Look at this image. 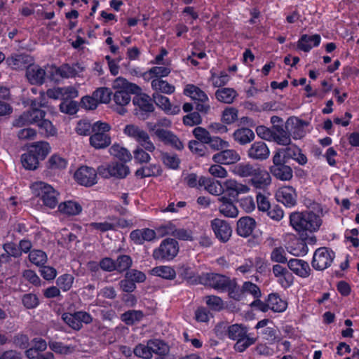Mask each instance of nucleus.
<instances>
[{
	"mask_svg": "<svg viewBox=\"0 0 359 359\" xmlns=\"http://www.w3.org/2000/svg\"><path fill=\"white\" fill-rule=\"evenodd\" d=\"M322 222L320 216L313 211L294 212L290 215V224L299 233L317 231Z\"/></svg>",
	"mask_w": 359,
	"mask_h": 359,
	"instance_id": "f257e3e1",
	"label": "nucleus"
},
{
	"mask_svg": "<svg viewBox=\"0 0 359 359\" xmlns=\"http://www.w3.org/2000/svg\"><path fill=\"white\" fill-rule=\"evenodd\" d=\"M113 87L116 89L113 100L118 106H126L131 100V94H137L142 90L137 85L128 82L123 77L116 78Z\"/></svg>",
	"mask_w": 359,
	"mask_h": 359,
	"instance_id": "f03ea898",
	"label": "nucleus"
},
{
	"mask_svg": "<svg viewBox=\"0 0 359 359\" xmlns=\"http://www.w3.org/2000/svg\"><path fill=\"white\" fill-rule=\"evenodd\" d=\"M111 126L105 122L97 121L94 123V132L89 138V142L95 149H102L111 144V137L107 133Z\"/></svg>",
	"mask_w": 359,
	"mask_h": 359,
	"instance_id": "7ed1b4c3",
	"label": "nucleus"
},
{
	"mask_svg": "<svg viewBox=\"0 0 359 359\" xmlns=\"http://www.w3.org/2000/svg\"><path fill=\"white\" fill-rule=\"evenodd\" d=\"M123 133L127 136L134 139L137 143V147H142L145 150L153 152L156 149L154 144L151 140L147 132L135 124L126 125L123 129Z\"/></svg>",
	"mask_w": 359,
	"mask_h": 359,
	"instance_id": "20e7f679",
	"label": "nucleus"
},
{
	"mask_svg": "<svg viewBox=\"0 0 359 359\" xmlns=\"http://www.w3.org/2000/svg\"><path fill=\"white\" fill-rule=\"evenodd\" d=\"M133 102L135 105V115L140 120H146L154 112L155 107L153 104V97H151L141 91L135 94Z\"/></svg>",
	"mask_w": 359,
	"mask_h": 359,
	"instance_id": "39448f33",
	"label": "nucleus"
},
{
	"mask_svg": "<svg viewBox=\"0 0 359 359\" xmlns=\"http://www.w3.org/2000/svg\"><path fill=\"white\" fill-rule=\"evenodd\" d=\"M32 189L46 206L54 208L57 205L59 193L50 185L36 182L33 184Z\"/></svg>",
	"mask_w": 359,
	"mask_h": 359,
	"instance_id": "423d86ee",
	"label": "nucleus"
},
{
	"mask_svg": "<svg viewBox=\"0 0 359 359\" xmlns=\"http://www.w3.org/2000/svg\"><path fill=\"white\" fill-rule=\"evenodd\" d=\"M46 112L42 109H28L13 120L12 126L15 128H22L29 125L38 126L45 119Z\"/></svg>",
	"mask_w": 359,
	"mask_h": 359,
	"instance_id": "0eeeda50",
	"label": "nucleus"
},
{
	"mask_svg": "<svg viewBox=\"0 0 359 359\" xmlns=\"http://www.w3.org/2000/svg\"><path fill=\"white\" fill-rule=\"evenodd\" d=\"M179 252L178 242L174 238L164 239L160 246L153 252L155 259L171 260L176 257Z\"/></svg>",
	"mask_w": 359,
	"mask_h": 359,
	"instance_id": "6e6552de",
	"label": "nucleus"
},
{
	"mask_svg": "<svg viewBox=\"0 0 359 359\" xmlns=\"http://www.w3.org/2000/svg\"><path fill=\"white\" fill-rule=\"evenodd\" d=\"M334 258V252L327 248L317 249L313 255L312 266L319 271L329 267Z\"/></svg>",
	"mask_w": 359,
	"mask_h": 359,
	"instance_id": "1a4fd4ad",
	"label": "nucleus"
},
{
	"mask_svg": "<svg viewBox=\"0 0 359 359\" xmlns=\"http://www.w3.org/2000/svg\"><path fill=\"white\" fill-rule=\"evenodd\" d=\"M62 319L75 330H81L83 323L89 324L93 321L91 316L86 311H77L74 313H65L62 316Z\"/></svg>",
	"mask_w": 359,
	"mask_h": 359,
	"instance_id": "9d476101",
	"label": "nucleus"
},
{
	"mask_svg": "<svg viewBox=\"0 0 359 359\" xmlns=\"http://www.w3.org/2000/svg\"><path fill=\"white\" fill-rule=\"evenodd\" d=\"M74 178L82 186L92 187L97 183V172L93 168L81 166L75 172Z\"/></svg>",
	"mask_w": 359,
	"mask_h": 359,
	"instance_id": "9b49d317",
	"label": "nucleus"
},
{
	"mask_svg": "<svg viewBox=\"0 0 359 359\" xmlns=\"http://www.w3.org/2000/svg\"><path fill=\"white\" fill-rule=\"evenodd\" d=\"M211 228L217 238L221 242H227L232 233L230 224L225 220L216 218L211 221Z\"/></svg>",
	"mask_w": 359,
	"mask_h": 359,
	"instance_id": "f8f14e48",
	"label": "nucleus"
},
{
	"mask_svg": "<svg viewBox=\"0 0 359 359\" xmlns=\"http://www.w3.org/2000/svg\"><path fill=\"white\" fill-rule=\"evenodd\" d=\"M231 280L229 277L219 273H207L203 278L205 285L222 291L226 290Z\"/></svg>",
	"mask_w": 359,
	"mask_h": 359,
	"instance_id": "ddd939ff",
	"label": "nucleus"
},
{
	"mask_svg": "<svg viewBox=\"0 0 359 359\" xmlns=\"http://www.w3.org/2000/svg\"><path fill=\"white\" fill-rule=\"evenodd\" d=\"M270 150L266 144L262 141H258L251 144L248 151V156L255 161H262L269 158Z\"/></svg>",
	"mask_w": 359,
	"mask_h": 359,
	"instance_id": "4468645a",
	"label": "nucleus"
},
{
	"mask_svg": "<svg viewBox=\"0 0 359 359\" xmlns=\"http://www.w3.org/2000/svg\"><path fill=\"white\" fill-rule=\"evenodd\" d=\"M241 159L239 154L234 149H224L212 156L216 163L230 165L237 163Z\"/></svg>",
	"mask_w": 359,
	"mask_h": 359,
	"instance_id": "2eb2a0df",
	"label": "nucleus"
},
{
	"mask_svg": "<svg viewBox=\"0 0 359 359\" xmlns=\"http://www.w3.org/2000/svg\"><path fill=\"white\" fill-rule=\"evenodd\" d=\"M250 189L248 186L238 183L234 180H227L224 183L222 191L229 198H236L240 194L248 193Z\"/></svg>",
	"mask_w": 359,
	"mask_h": 359,
	"instance_id": "dca6fc26",
	"label": "nucleus"
},
{
	"mask_svg": "<svg viewBox=\"0 0 359 359\" xmlns=\"http://www.w3.org/2000/svg\"><path fill=\"white\" fill-rule=\"evenodd\" d=\"M297 193L295 189L290 186L281 187L276 194L277 200L286 207H293L297 203Z\"/></svg>",
	"mask_w": 359,
	"mask_h": 359,
	"instance_id": "f3484780",
	"label": "nucleus"
},
{
	"mask_svg": "<svg viewBox=\"0 0 359 359\" xmlns=\"http://www.w3.org/2000/svg\"><path fill=\"white\" fill-rule=\"evenodd\" d=\"M154 134L165 144H170L177 150H182L184 149L182 142L171 131L161 128L156 130Z\"/></svg>",
	"mask_w": 359,
	"mask_h": 359,
	"instance_id": "a211bd4d",
	"label": "nucleus"
},
{
	"mask_svg": "<svg viewBox=\"0 0 359 359\" xmlns=\"http://www.w3.org/2000/svg\"><path fill=\"white\" fill-rule=\"evenodd\" d=\"M46 71L36 65H29L26 69V77L33 85H42L45 81Z\"/></svg>",
	"mask_w": 359,
	"mask_h": 359,
	"instance_id": "6ab92c4d",
	"label": "nucleus"
},
{
	"mask_svg": "<svg viewBox=\"0 0 359 359\" xmlns=\"http://www.w3.org/2000/svg\"><path fill=\"white\" fill-rule=\"evenodd\" d=\"M306 123L296 117H290L287 119L285 128L290 130V136L294 139H300L305 135L304 126Z\"/></svg>",
	"mask_w": 359,
	"mask_h": 359,
	"instance_id": "aec40b11",
	"label": "nucleus"
},
{
	"mask_svg": "<svg viewBox=\"0 0 359 359\" xmlns=\"http://www.w3.org/2000/svg\"><path fill=\"white\" fill-rule=\"evenodd\" d=\"M271 182V178L270 174L265 170L261 169L259 167L255 172L249 183L252 184L255 188L264 189L269 186Z\"/></svg>",
	"mask_w": 359,
	"mask_h": 359,
	"instance_id": "412c9836",
	"label": "nucleus"
},
{
	"mask_svg": "<svg viewBox=\"0 0 359 359\" xmlns=\"http://www.w3.org/2000/svg\"><path fill=\"white\" fill-rule=\"evenodd\" d=\"M218 201L220 203L219 211L224 217L235 218L238 215V210L231 198L222 196L218 198Z\"/></svg>",
	"mask_w": 359,
	"mask_h": 359,
	"instance_id": "4be33fe9",
	"label": "nucleus"
},
{
	"mask_svg": "<svg viewBox=\"0 0 359 359\" xmlns=\"http://www.w3.org/2000/svg\"><path fill=\"white\" fill-rule=\"evenodd\" d=\"M256 226L255 220L248 216L243 217L237 222V233L242 237L250 236Z\"/></svg>",
	"mask_w": 359,
	"mask_h": 359,
	"instance_id": "5701e85b",
	"label": "nucleus"
},
{
	"mask_svg": "<svg viewBox=\"0 0 359 359\" xmlns=\"http://www.w3.org/2000/svg\"><path fill=\"white\" fill-rule=\"evenodd\" d=\"M272 138L278 144L288 146L291 143L290 130H287L283 126L275 125L273 126Z\"/></svg>",
	"mask_w": 359,
	"mask_h": 359,
	"instance_id": "b1692460",
	"label": "nucleus"
},
{
	"mask_svg": "<svg viewBox=\"0 0 359 359\" xmlns=\"http://www.w3.org/2000/svg\"><path fill=\"white\" fill-rule=\"evenodd\" d=\"M287 265L289 269L297 275L306 278L309 276L311 269L309 264L302 259H291L288 261Z\"/></svg>",
	"mask_w": 359,
	"mask_h": 359,
	"instance_id": "393cba45",
	"label": "nucleus"
},
{
	"mask_svg": "<svg viewBox=\"0 0 359 359\" xmlns=\"http://www.w3.org/2000/svg\"><path fill=\"white\" fill-rule=\"evenodd\" d=\"M152 97L155 104L165 112L176 114L180 111V107L177 106L172 107L169 99L162 94L154 93Z\"/></svg>",
	"mask_w": 359,
	"mask_h": 359,
	"instance_id": "a878e982",
	"label": "nucleus"
},
{
	"mask_svg": "<svg viewBox=\"0 0 359 359\" xmlns=\"http://www.w3.org/2000/svg\"><path fill=\"white\" fill-rule=\"evenodd\" d=\"M320 42V36L319 34L312 36L303 34L298 41L297 47L304 52H309L313 46H318Z\"/></svg>",
	"mask_w": 359,
	"mask_h": 359,
	"instance_id": "bb28decb",
	"label": "nucleus"
},
{
	"mask_svg": "<svg viewBox=\"0 0 359 359\" xmlns=\"http://www.w3.org/2000/svg\"><path fill=\"white\" fill-rule=\"evenodd\" d=\"M233 137L240 144L245 145L255 139V133L248 128H241L234 131Z\"/></svg>",
	"mask_w": 359,
	"mask_h": 359,
	"instance_id": "cd10ccee",
	"label": "nucleus"
},
{
	"mask_svg": "<svg viewBox=\"0 0 359 359\" xmlns=\"http://www.w3.org/2000/svg\"><path fill=\"white\" fill-rule=\"evenodd\" d=\"M269 170L274 177L281 181H289L293 177L291 167L286 164L276 168H269Z\"/></svg>",
	"mask_w": 359,
	"mask_h": 359,
	"instance_id": "c85d7f7f",
	"label": "nucleus"
},
{
	"mask_svg": "<svg viewBox=\"0 0 359 359\" xmlns=\"http://www.w3.org/2000/svg\"><path fill=\"white\" fill-rule=\"evenodd\" d=\"M162 174V169L158 164L142 166L135 172V176L140 178L156 177Z\"/></svg>",
	"mask_w": 359,
	"mask_h": 359,
	"instance_id": "c756f323",
	"label": "nucleus"
},
{
	"mask_svg": "<svg viewBox=\"0 0 359 359\" xmlns=\"http://www.w3.org/2000/svg\"><path fill=\"white\" fill-rule=\"evenodd\" d=\"M238 96L237 92L231 88H223L215 92L217 100L226 104H231Z\"/></svg>",
	"mask_w": 359,
	"mask_h": 359,
	"instance_id": "7c9ffc66",
	"label": "nucleus"
},
{
	"mask_svg": "<svg viewBox=\"0 0 359 359\" xmlns=\"http://www.w3.org/2000/svg\"><path fill=\"white\" fill-rule=\"evenodd\" d=\"M198 187H204L205 189L213 195H219L222 192V186L218 181L212 182L211 179L201 177L198 180Z\"/></svg>",
	"mask_w": 359,
	"mask_h": 359,
	"instance_id": "2f4dec72",
	"label": "nucleus"
},
{
	"mask_svg": "<svg viewBox=\"0 0 359 359\" xmlns=\"http://www.w3.org/2000/svg\"><path fill=\"white\" fill-rule=\"evenodd\" d=\"M151 88L155 90V93L160 94H172L175 90L173 85L168 83L161 78H156L151 81Z\"/></svg>",
	"mask_w": 359,
	"mask_h": 359,
	"instance_id": "473e14b6",
	"label": "nucleus"
},
{
	"mask_svg": "<svg viewBox=\"0 0 359 359\" xmlns=\"http://www.w3.org/2000/svg\"><path fill=\"white\" fill-rule=\"evenodd\" d=\"M30 151L40 160H43L50 151V147L47 142H37L30 147Z\"/></svg>",
	"mask_w": 359,
	"mask_h": 359,
	"instance_id": "72a5a7b5",
	"label": "nucleus"
},
{
	"mask_svg": "<svg viewBox=\"0 0 359 359\" xmlns=\"http://www.w3.org/2000/svg\"><path fill=\"white\" fill-rule=\"evenodd\" d=\"M267 301L269 309L275 312H283L287 308V302L281 299L277 294H270Z\"/></svg>",
	"mask_w": 359,
	"mask_h": 359,
	"instance_id": "f704fd0d",
	"label": "nucleus"
},
{
	"mask_svg": "<svg viewBox=\"0 0 359 359\" xmlns=\"http://www.w3.org/2000/svg\"><path fill=\"white\" fill-rule=\"evenodd\" d=\"M185 95L190 96L193 100L201 102H205L208 100V95L201 89L194 85H187L184 88Z\"/></svg>",
	"mask_w": 359,
	"mask_h": 359,
	"instance_id": "c9c22d12",
	"label": "nucleus"
},
{
	"mask_svg": "<svg viewBox=\"0 0 359 359\" xmlns=\"http://www.w3.org/2000/svg\"><path fill=\"white\" fill-rule=\"evenodd\" d=\"M59 210L68 215H77L82 211L81 205L75 201H69L59 205Z\"/></svg>",
	"mask_w": 359,
	"mask_h": 359,
	"instance_id": "e433bc0d",
	"label": "nucleus"
},
{
	"mask_svg": "<svg viewBox=\"0 0 359 359\" xmlns=\"http://www.w3.org/2000/svg\"><path fill=\"white\" fill-rule=\"evenodd\" d=\"M248 334L247 327L242 324H233L228 326L227 335L232 340H238L241 337H244Z\"/></svg>",
	"mask_w": 359,
	"mask_h": 359,
	"instance_id": "4c0bfd02",
	"label": "nucleus"
},
{
	"mask_svg": "<svg viewBox=\"0 0 359 359\" xmlns=\"http://www.w3.org/2000/svg\"><path fill=\"white\" fill-rule=\"evenodd\" d=\"M22 166L27 170H35L39 164V159L29 149V151L21 156Z\"/></svg>",
	"mask_w": 359,
	"mask_h": 359,
	"instance_id": "58836bf2",
	"label": "nucleus"
},
{
	"mask_svg": "<svg viewBox=\"0 0 359 359\" xmlns=\"http://www.w3.org/2000/svg\"><path fill=\"white\" fill-rule=\"evenodd\" d=\"M144 317L142 311L137 310H130L123 313L121 319L128 325H133L140 322Z\"/></svg>",
	"mask_w": 359,
	"mask_h": 359,
	"instance_id": "ea45409f",
	"label": "nucleus"
},
{
	"mask_svg": "<svg viewBox=\"0 0 359 359\" xmlns=\"http://www.w3.org/2000/svg\"><path fill=\"white\" fill-rule=\"evenodd\" d=\"M151 355L153 353L159 355H165L169 353L170 348L168 344L160 339L149 340Z\"/></svg>",
	"mask_w": 359,
	"mask_h": 359,
	"instance_id": "a19ab883",
	"label": "nucleus"
},
{
	"mask_svg": "<svg viewBox=\"0 0 359 359\" xmlns=\"http://www.w3.org/2000/svg\"><path fill=\"white\" fill-rule=\"evenodd\" d=\"M257 168L250 163H239L234 167L233 172L241 177H252Z\"/></svg>",
	"mask_w": 359,
	"mask_h": 359,
	"instance_id": "79ce46f5",
	"label": "nucleus"
},
{
	"mask_svg": "<svg viewBox=\"0 0 359 359\" xmlns=\"http://www.w3.org/2000/svg\"><path fill=\"white\" fill-rule=\"evenodd\" d=\"M257 341V338L250 337L248 334L244 337H241L236 340L233 346L236 351L242 353L245 351L250 346L253 345Z\"/></svg>",
	"mask_w": 359,
	"mask_h": 359,
	"instance_id": "37998d69",
	"label": "nucleus"
},
{
	"mask_svg": "<svg viewBox=\"0 0 359 359\" xmlns=\"http://www.w3.org/2000/svg\"><path fill=\"white\" fill-rule=\"evenodd\" d=\"M151 272L153 275L169 280L175 278L176 275L175 270L172 267L168 266L154 267L151 270Z\"/></svg>",
	"mask_w": 359,
	"mask_h": 359,
	"instance_id": "c03bdc74",
	"label": "nucleus"
},
{
	"mask_svg": "<svg viewBox=\"0 0 359 359\" xmlns=\"http://www.w3.org/2000/svg\"><path fill=\"white\" fill-rule=\"evenodd\" d=\"M4 249L6 253L2 254L1 257L4 259L5 262H8L10 261L11 256L18 257L21 255V252L18 246L13 243H5L4 245Z\"/></svg>",
	"mask_w": 359,
	"mask_h": 359,
	"instance_id": "a18cd8bd",
	"label": "nucleus"
},
{
	"mask_svg": "<svg viewBox=\"0 0 359 359\" xmlns=\"http://www.w3.org/2000/svg\"><path fill=\"white\" fill-rule=\"evenodd\" d=\"M111 177L124 178L129 173V168L122 163H113L110 164Z\"/></svg>",
	"mask_w": 359,
	"mask_h": 359,
	"instance_id": "49530a36",
	"label": "nucleus"
},
{
	"mask_svg": "<svg viewBox=\"0 0 359 359\" xmlns=\"http://www.w3.org/2000/svg\"><path fill=\"white\" fill-rule=\"evenodd\" d=\"M83 68L81 67L78 64L74 66H69V65H63L60 67H59L58 70L60 72V77L62 78H69L75 76L79 74V72H81Z\"/></svg>",
	"mask_w": 359,
	"mask_h": 359,
	"instance_id": "de8ad7c7",
	"label": "nucleus"
},
{
	"mask_svg": "<svg viewBox=\"0 0 359 359\" xmlns=\"http://www.w3.org/2000/svg\"><path fill=\"white\" fill-rule=\"evenodd\" d=\"M111 155L118 158L123 161H130L132 158L130 153L126 149L118 144H114L109 149Z\"/></svg>",
	"mask_w": 359,
	"mask_h": 359,
	"instance_id": "09e8293b",
	"label": "nucleus"
},
{
	"mask_svg": "<svg viewBox=\"0 0 359 359\" xmlns=\"http://www.w3.org/2000/svg\"><path fill=\"white\" fill-rule=\"evenodd\" d=\"M206 145H208L209 147L213 151H220L224 149L228 148L229 147V143L218 136L211 135L207 142Z\"/></svg>",
	"mask_w": 359,
	"mask_h": 359,
	"instance_id": "8fccbe9b",
	"label": "nucleus"
},
{
	"mask_svg": "<svg viewBox=\"0 0 359 359\" xmlns=\"http://www.w3.org/2000/svg\"><path fill=\"white\" fill-rule=\"evenodd\" d=\"M49 348L51 351L59 354H69L74 351V347L72 346H65L62 342L50 341L48 342Z\"/></svg>",
	"mask_w": 359,
	"mask_h": 359,
	"instance_id": "3c124183",
	"label": "nucleus"
},
{
	"mask_svg": "<svg viewBox=\"0 0 359 359\" xmlns=\"http://www.w3.org/2000/svg\"><path fill=\"white\" fill-rule=\"evenodd\" d=\"M98 103H109L111 100V95H112L111 90L105 87L99 88L93 92Z\"/></svg>",
	"mask_w": 359,
	"mask_h": 359,
	"instance_id": "603ef678",
	"label": "nucleus"
},
{
	"mask_svg": "<svg viewBox=\"0 0 359 359\" xmlns=\"http://www.w3.org/2000/svg\"><path fill=\"white\" fill-rule=\"evenodd\" d=\"M29 259L32 264L38 266H43L47 261V256L46 254L41 250H34L30 252Z\"/></svg>",
	"mask_w": 359,
	"mask_h": 359,
	"instance_id": "864d4df0",
	"label": "nucleus"
},
{
	"mask_svg": "<svg viewBox=\"0 0 359 359\" xmlns=\"http://www.w3.org/2000/svg\"><path fill=\"white\" fill-rule=\"evenodd\" d=\"M189 149L199 156H205L209 154L206 144L197 140H191L189 142Z\"/></svg>",
	"mask_w": 359,
	"mask_h": 359,
	"instance_id": "5fc2aeb1",
	"label": "nucleus"
},
{
	"mask_svg": "<svg viewBox=\"0 0 359 359\" xmlns=\"http://www.w3.org/2000/svg\"><path fill=\"white\" fill-rule=\"evenodd\" d=\"M47 163V168L50 170L64 169L67 166L66 159L57 154L51 156Z\"/></svg>",
	"mask_w": 359,
	"mask_h": 359,
	"instance_id": "6e6d98bb",
	"label": "nucleus"
},
{
	"mask_svg": "<svg viewBox=\"0 0 359 359\" xmlns=\"http://www.w3.org/2000/svg\"><path fill=\"white\" fill-rule=\"evenodd\" d=\"M76 132L79 135H90L94 132V123L91 124L87 120H81L76 125Z\"/></svg>",
	"mask_w": 359,
	"mask_h": 359,
	"instance_id": "4d7b16f0",
	"label": "nucleus"
},
{
	"mask_svg": "<svg viewBox=\"0 0 359 359\" xmlns=\"http://www.w3.org/2000/svg\"><path fill=\"white\" fill-rule=\"evenodd\" d=\"M39 299L36 294L27 293L22 297V303L27 309L36 308L39 304Z\"/></svg>",
	"mask_w": 359,
	"mask_h": 359,
	"instance_id": "13d9d810",
	"label": "nucleus"
},
{
	"mask_svg": "<svg viewBox=\"0 0 359 359\" xmlns=\"http://www.w3.org/2000/svg\"><path fill=\"white\" fill-rule=\"evenodd\" d=\"M161 160L165 166L171 169L178 168L180 163V160L176 154L168 153H162Z\"/></svg>",
	"mask_w": 359,
	"mask_h": 359,
	"instance_id": "bf43d9fd",
	"label": "nucleus"
},
{
	"mask_svg": "<svg viewBox=\"0 0 359 359\" xmlns=\"http://www.w3.org/2000/svg\"><path fill=\"white\" fill-rule=\"evenodd\" d=\"M37 126L40 133L46 137L54 136L57 133V130L51 121L46 118L41 121Z\"/></svg>",
	"mask_w": 359,
	"mask_h": 359,
	"instance_id": "052dcab7",
	"label": "nucleus"
},
{
	"mask_svg": "<svg viewBox=\"0 0 359 359\" xmlns=\"http://www.w3.org/2000/svg\"><path fill=\"white\" fill-rule=\"evenodd\" d=\"M149 151L145 150L142 147H137L133 151V156L135 161L140 164L147 163L151 160V156L149 154Z\"/></svg>",
	"mask_w": 359,
	"mask_h": 359,
	"instance_id": "680f3d73",
	"label": "nucleus"
},
{
	"mask_svg": "<svg viewBox=\"0 0 359 359\" xmlns=\"http://www.w3.org/2000/svg\"><path fill=\"white\" fill-rule=\"evenodd\" d=\"M226 290L229 292V297L236 301H240L243 297V287L240 288L234 280H231Z\"/></svg>",
	"mask_w": 359,
	"mask_h": 359,
	"instance_id": "e2e57ef3",
	"label": "nucleus"
},
{
	"mask_svg": "<svg viewBox=\"0 0 359 359\" xmlns=\"http://www.w3.org/2000/svg\"><path fill=\"white\" fill-rule=\"evenodd\" d=\"M133 352L136 356L144 359H150L152 357L149 341H147L146 345L142 344L137 345L134 348Z\"/></svg>",
	"mask_w": 359,
	"mask_h": 359,
	"instance_id": "0e129e2a",
	"label": "nucleus"
},
{
	"mask_svg": "<svg viewBox=\"0 0 359 359\" xmlns=\"http://www.w3.org/2000/svg\"><path fill=\"white\" fill-rule=\"evenodd\" d=\"M238 119V110L233 107H228L222 112V121L226 124H231Z\"/></svg>",
	"mask_w": 359,
	"mask_h": 359,
	"instance_id": "69168bd1",
	"label": "nucleus"
},
{
	"mask_svg": "<svg viewBox=\"0 0 359 359\" xmlns=\"http://www.w3.org/2000/svg\"><path fill=\"white\" fill-rule=\"evenodd\" d=\"M132 264V259L128 255H120L115 262L116 270L119 272L128 269Z\"/></svg>",
	"mask_w": 359,
	"mask_h": 359,
	"instance_id": "338daca9",
	"label": "nucleus"
},
{
	"mask_svg": "<svg viewBox=\"0 0 359 359\" xmlns=\"http://www.w3.org/2000/svg\"><path fill=\"white\" fill-rule=\"evenodd\" d=\"M74 279L70 274H63L57 279V285L63 291H68L72 286Z\"/></svg>",
	"mask_w": 359,
	"mask_h": 359,
	"instance_id": "774afa93",
	"label": "nucleus"
}]
</instances>
